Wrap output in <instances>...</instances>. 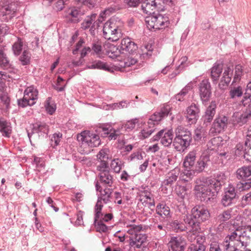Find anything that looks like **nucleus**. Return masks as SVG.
<instances>
[{
	"mask_svg": "<svg viewBox=\"0 0 251 251\" xmlns=\"http://www.w3.org/2000/svg\"><path fill=\"white\" fill-rule=\"evenodd\" d=\"M49 130V126L45 122H37L33 125L32 132H28L27 135L31 143V137L33 133H37L39 136L47 135Z\"/></svg>",
	"mask_w": 251,
	"mask_h": 251,
	"instance_id": "nucleus-19",
	"label": "nucleus"
},
{
	"mask_svg": "<svg viewBox=\"0 0 251 251\" xmlns=\"http://www.w3.org/2000/svg\"><path fill=\"white\" fill-rule=\"evenodd\" d=\"M240 245L226 239L223 243L224 251H242L238 248Z\"/></svg>",
	"mask_w": 251,
	"mask_h": 251,
	"instance_id": "nucleus-43",
	"label": "nucleus"
},
{
	"mask_svg": "<svg viewBox=\"0 0 251 251\" xmlns=\"http://www.w3.org/2000/svg\"><path fill=\"white\" fill-rule=\"evenodd\" d=\"M204 129L202 127L197 128L195 130L194 138L196 141H200L202 137H204Z\"/></svg>",
	"mask_w": 251,
	"mask_h": 251,
	"instance_id": "nucleus-60",
	"label": "nucleus"
},
{
	"mask_svg": "<svg viewBox=\"0 0 251 251\" xmlns=\"http://www.w3.org/2000/svg\"><path fill=\"white\" fill-rule=\"evenodd\" d=\"M87 68L90 69H101L103 70H108V67H107L106 63L100 60H95L92 64L87 65Z\"/></svg>",
	"mask_w": 251,
	"mask_h": 251,
	"instance_id": "nucleus-47",
	"label": "nucleus"
},
{
	"mask_svg": "<svg viewBox=\"0 0 251 251\" xmlns=\"http://www.w3.org/2000/svg\"><path fill=\"white\" fill-rule=\"evenodd\" d=\"M233 66H228L224 69L223 76L219 84V87L220 89H224L225 87L228 85L233 75Z\"/></svg>",
	"mask_w": 251,
	"mask_h": 251,
	"instance_id": "nucleus-23",
	"label": "nucleus"
},
{
	"mask_svg": "<svg viewBox=\"0 0 251 251\" xmlns=\"http://www.w3.org/2000/svg\"><path fill=\"white\" fill-rule=\"evenodd\" d=\"M129 104V102L127 100L121 101L120 102L113 103L111 108L113 109H121L127 107Z\"/></svg>",
	"mask_w": 251,
	"mask_h": 251,
	"instance_id": "nucleus-64",
	"label": "nucleus"
},
{
	"mask_svg": "<svg viewBox=\"0 0 251 251\" xmlns=\"http://www.w3.org/2000/svg\"><path fill=\"white\" fill-rule=\"evenodd\" d=\"M142 10L144 13L151 15L154 13V10L157 9L158 10L161 8L160 0H145L142 3Z\"/></svg>",
	"mask_w": 251,
	"mask_h": 251,
	"instance_id": "nucleus-18",
	"label": "nucleus"
},
{
	"mask_svg": "<svg viewBox=\"0 0 251 251\" xmlns=\"http://www.w3.org/2000/svg\"><path fill=\"white\" fill-rule=\"evenodd\" d=\"M192 140L191 131L188 128L179 126L175 129L173 146L177 151H183L190 146Z\"/></svg>",
	"mask_w": 251,
	"mask_h": 251,
	"instance_id": "nucleus-3",
	"label": "nucleus"
},
{
	"mask_svg": "<svg viewBox=\"0 0 251 251\" xmlns=\"http://www.w3.org/2000/svg\"><path fill=\"white\" fill-rule=\"evenodd\" d=\"M69 0H58L54 5V9L57 11H62L64 8L65 5H68Z\"/></svg>",
	"mask_w": 251,
	"mask_h": 251,
	"instance_id": "nucleus-61",
	"label": "nucleus"
},
{
	"mask_svg": "<svg viewBox=\"0 0 251 251\" xmlns=\"http://www.w3.org/2000/svg\"><path fill=\"white\" fill-rule=\"evenodd\" d=\"M83 14L79 9L75 7L71 8L68 10L67 18L70 22L77 23L80 21L81 16Z\"/></svg>",
	"mask_w": 251,
	"mask_h": 251,
	"instance_id": "nucleus-28",
	"label": "nucleus"
},
{
	"mask_svg": "<svg viewBox=\"0 0 251 251\" xmlns=\"http://www.w3.org/2000/svg\"><path fill=\"white\" fill-rule=\"evenodd\" d=\"M223 70V64L220 61L216 62L210 69V77L213 83H216Z\"/></svg>",
	"mask_w": 251,
	"mask_h": 251,
	"instance_id": "nucleus-25",
	"label": "nucleus"
},
{
	"mask_svg": "<svg viewBox=\"0 0 251 251\" xmlns=\"http://www.w3.org/2000/svg\"><path fill=\"white\" fill-rule=\"evenodd\" d=\"M194 175L195 172L194 170L185 169L180 174L179 178L182 181L187 182L192 179Z\"/></svg>",
	"mask_w": 251,
	"mask_h": 251,
	"instance_id": "nucleus-45",
	"label": "nucleus"
},
{
	"mask_svg": "<svg viewBox=\"0 0 251 251\" xmlns=\"http://www.w3.org/2000/svg\"><path fill=\"white\" fill-rule=\"evenodd\" d=\"M170 208L164 204L159 203L156 206V213L164 218L170 216Z\"/></svg>",
	"mask_w": 251,
	"mask_h": 251,
	"instance_id": "nucleus-38",
	"label": "nucleus"
},
{
	"mask_svg": "<svg viewBox=\"0 0 251 251\" xmlns=\"http://www.w3.org/2000/svg\"><path fill=\"white\" fill-rule=\"evenodd\" d=\"M191 213V214L183 216V221L195 234L200 232L201 223L208 219L210 213L204 207L200 205L193 207Z\"/></svg>",
	"mask_w": 251,
	"mask_h": 251,
	"instance_id": "nucleus-1",
	"label": "nucleus"
},
{
	"mask_svg": "<svg viewBox=\"0 0 251 251\" xmlns=\"http://www.w3.org/2000/svg\"><path fill=\"white\" fill-rule=\"evenodd\" d=\"M0 131L3 133V135L9 137L11 130L9 129L7 122L3 119H0Z\"/></svg>",
	"mask_w": 251,
	"mask_h": 251,
	"instance_id": "nucleus-50",
	"label": "nucleus"
},
{
	"mask_svg": "<svg viewBox=\"0 0 251 251\" xmlns=\"http://www.w3.org/2000/svg\"><path fill=\"white\" fill-rule=\"evenodd\" d=\"M121 25L120 22H117L114 18L106 22L103 26L104 38L112 42L117 41L121 36Z\"/></svg>",
	"mask_w": 251,
	"mask_h": 251,
	"instance_id": "nucleus-4",
	"label": "nucleus"
},
{
	"mask_svg": "<svg viewBox=\"0 0 251 251\" xmlns=\"http://www.w3.org/2000/svg\"><path fill=\"white\" fill-rule=\"evenodd\" d=\"M137 122L138 121L136 119L128 121L126 124L122 125L121 128L128 131H131L134 128L135 125Z\"/></svg>",
	"mask_w": 251,
	"mask_h": 251,
	"instance_id": "nucleus-58",
	"label": "nucleus"
},
{
	"mask_svg": "<svg viewBox=\"0 0 251 251\" xmlns=\"http://www.w3.org/2000/svg\"><path fill=\"white\" fill-rule=\"evenodd\" d=\"M199 94L203 104L210 100L212 96V87L208 79H203L198 84Z\"/></svg>",
	"mask_w": 251,
	"mask_h": 251,
	"instance_id": "nucleus-9",
	"label": "nucleus"
},
{
	"mask_svg": "<svg viewBox=\"0 0 251 251\" xmlns=\"http://www.w3.org/2000/svg\"><path fill=\"white\" fill-rule=\"evenodd\" d=\"M171 107L170 105L165 104L161 107L159 111L155 112L151 115L148 124V127L144 128L139 133V137L140 139H144L148 138L155 130L154 126L158 123V122L162 120L164 118L167 117L170 113Z\"/></svg>",
	"mask_w": 251,
	"mask_h": 251,
	"instance_id": "nucleus-2",
	"label": "nucleus"
},
{
	"mask_svg": "<svg viewBox=\"0 0 251 251\" xmlns=\"http://www.w3.org/2000/svg\"><path fill=\"white\" fill-rule=\"evenodd\" d=\"M110 151L107 148L101 149L97 155V158L100 160H104L109 158V153Z\"/></svg>",
	"mask_w": 251,
	"mask_h": 251,
	"instance_id": "nucleus-59",
	"label": "nucleus"
},
{
	"mask_svg": "<svg viewBox=\"0 0 251 251\" xmlns=\"http://www.w3.org/2000/svg\"><path fill=\"white\" fill-rule=\"evenodd\" d=\"M176 192L179 198L183 200L187 194L186 188L185 186H179L176 189Z\"/></svg>",
	"mask_w": 251,
	"mask_h": 251,
	"instance_id": "nucleus-63",
	"label": "nucleus"
},
{
	"mask_svg": "<svg viewBox=\"0 0 251 251\" xmlns=\"http://www.w3.org/2000/svg\"><path fill=\"white\" fill-rule=\"evenodd\" d=\"M31 54L30 53L25 50L22 53V55L19 57V61L21 62L22 65H27L29 64L30 62Z\"/></svg>",
	"mask_w": 251,
	"mask_h": 251,
	"instance_id": "nucleus-51",
	"label": "nucleus"
},
{
	"mask_svg": "<svg viewBox=\"0 0 251 251\" xmlns=\"http://www.w3.org/2000/svg\"><path fill=\"white\" fill-rule=\"evenodd\" d=\"M245 106L247 108L244 113L235 112L232 116V124L235 126L240 127L246 124L251 116V105Z\"/></svg>",
	"mask_w": 251,
	"mask_h": 251,
	"instance_id": "nucleus-14",
	"label": "nucleus"
},
{
	"mask_svg": "<svg viewBox=\"0 0 251 251\" xmlns=\"http://www.w3.org/2000/svg\"><path fill=\"white\" fill-rule=\"evenodd\" d=\"M196 153L195 151H190L185 157L183 161V165L186 169L194 168Z\"/></svg>",
	"mask_w": 251,
	"mask_h": 251,
	"instance_id": "nucleus-33",
	"label": "nucleus"
},
{
	"mask_svg": "<svg viewBox=\"0 0 251 251\" xmlns=\"http://www.w3.org/2000/svg\"><path fill=\"white\" fill-rule=\"evenodd\" d=\"M239 180L240 181L236 185V189L239 191L248 190L251 188V178Z\"/></svg>",
	"mask_w": 251,
	"mask_h": 251,
	"instance_id": "nucleus-40",
	"label": "nucleus"
},
{
	"mask_svg": "<svg viewBox=\"0 0 251 251\" xmlns=\"http://www.w3.org/2000/svg\"><path fill=\"white\" fill-rule=\"evenodd\" d=\"M174 137L172 129H163L159 131L151 140L152 141H158L160 140V142L164 147H169L173 144Z\"/></svg>",
	"mask_w": 251,
	"mask_h": 251,
	"instance_id": "nucleus-11",
	"label": "nucleus"
},
{
	"mask_svg": "<svg viewBox=\"0 0 251 251\" xmlns=\"http://www.w3.org/2000/svg\"><path fill=\"white\" fill-rule=\"evenodd\" d=\"M195 190L197 191V197L201 201L204 202H207L213 199L218 193L216 190L212 189V187H210L203 178L200 184L195 186Z\"/></svg>",
	"mask_w": 251,
	"mask_h": 251,
	"instance_id": "nucleus-5",
	"label": "nucleus"
},
{
	"mask_svg": "<svg viewBox=\"0 0 251 251\" xmlns=\"http://www.w3.org/2000/svg\"><path fill=\"white\" fill-rule=\"evenodd\" d=\"M202 178L207 182V184L210 187H212V189L218 192L221 189V187L225 184L226 176L224 173L218 172L214 174V177L212 178Z\"/></svg>",
	"mask_w": 251,
	"mask_h": 251,
	"instance_id": "nucleus-13",
	"label": "nucleus"
},
{
	"mask_svg": "<svg viewBox=\"0 0 251 251\" xmlns=\"http://www.w3.org/2000/svg\"><path fill=\"white\" fill-rule=\"evenodd\" d=\"M97 14L92 13L86 17L83 22L81 24V28L83 30L89 29L94 21L96 19Z\"/></svg>",
	"mask_w": 251,
	"mask_h": 251,
	"instance_id": "nucleus-36",
	"label": "nucleus"
},
{
	"mask_svg": "<svg viewBox=\"0 0 251 251\" xmlns=\"http://www.w3.org/2000/svg\"><path fill=\"white\" fill-rule=\"evenodd\" d=\"M77 139L81 141L83 145H87L91 148L99 146L100 144V137L98 134L85 131L77 137Z\"/></svg>",
	"mask_w": 251,
	"mask_h": 251,
	"instance_id": "nucleus-10",
	"label": "nucleus"
},
{
	"mask_svg": "<svg viewBox=\"0 0 251 251\" xmlns=\"http://www.w3.org/2000/svg\"><path fill=\"white\" fill-rule=\"evenodd\" d=\"M44 106L48 113L50 115H52L56 110V105L50 97H49L45 101Z\"/></svg>",
	"mask_w": 251,
	"mask_h": 251,
	"instance_id": "nucleus-48",
	"label": "nucleus"
},
{
	"mask_svg": "<svg viewBox=\"0 0 251 251\" xmlns=\"http://www.w3.org/2000/svg\"><path fill=\"white\" fill-rule=\"evenodd\" d=\"M4 50V48L0 46V66L4 69H7L10 68V64Z\"/></svg>",
	"mask_w": 251,
	"mask_h": 251,
	"instance_id": "nucleus-35",
	"label": "nucleus"
},
{
	"mask_svg": "<svg viewBox=\"0 0 251 251\" xmlns=\"http://www.w3.org/2000/svg\"><path fill=\"white\" fill-rule=\"evenodd\" d=\"M35 103L36 101H32V102H30L27 99H25V97L24 96L23 99L18 100V105L23 108L25 107L27 105H33Z\"/></svg>",
	"mask_w": 251,
	"mask_h": 251,
	"instance_id": "nucleus-62",
	"label": "nucleus"
},
{
	"mask_svg": "<svg viewBox=\"0 0 251 251\" xmlns=\"http://www.w3.org/2000/svg\"><path fill=\"white\" fill-rule=\"evenodd\" d=\"M100 216L96 218V213L94 217V224L97 228V230L99 232H106L107 230V226L103 223V222L99 220Z\"/></svg>",
	"mask_w": 251,
	"mask_h": 251,
	"instance_id": "nucleus-52",
	"label": "nucleus"
},
{
	"mask_svg": "<svg viewBox=\"0 0 251 251\" xmlns=\"http://www.w3.org/2000/svg\"><path fill=\"white\" fill-rule=\"evenodd\" d=\"M16 5L8 0L0 1V18L1 21L8 22L16 16Z\"/></svg>",
	"mask_w": 251,
	"mask_h": 251,
	"instance_id": "nucleus-8",
	"label": "nucleus"
},
{
	"mask_svg": "<svg viewBox=\"0 0 251 251\" xmlns=\"http://www.w3.org/2000/svg\"><path fill=\"white\" fill-rule=\"evenodd\" d=\"M186 118L190 124H195L199 118L200 110L199 105L194 103H192L186 109Z\"/></svg>",
	"mask_w": 251,
	"mask_h": 251,
	"instance_id": "nucleus-20",
	"label": "nucleus"
},
{
	"mask_svg": "<svg viewBox=\"0 0 251 251\" xmlns=\"http://www.w3.org/2000/svg\"><path fill=\"white\" fill-rule=\"evenodd\" d=\"M231 218V212L227 210L223 212L222 213L219 214L217 218L216 221L221 224L228 220Z\"/></svg>",
	"mask_w": 251,
	"mask_h": 251,
	"instance_id": "nucleus-54",
	"label": "nucleus"
},
{
	"mask_svg": "<svg viewBox=\"0 0 251 251\" xmlns=\"http://www.w3.org/2000/svg\"><path fill=\"white\" fill-rule=\"evenodd\" d=\"M99 184L105 187H111L113 183V177L110 171L99 173Z\"/></svg>",
	"mask_w": 251,
	"mask_h": 251,
	"instance_id": "nucleus-26",
	"label": "nucleus"
},
{
	"mask_svg": "<svg viewBox=\"0 0 251 251\" xmlns=\"http://www.w3.org/2000/svg\"><path fill=\"white\" fill-rule=\"evenodd\" d=\"M201 236H198L196 243L192 244L188 248V251H205V246L200 242V239Z\"/></svg>",
	"mask_w": 251,
	"mask_h": 251,
	"instance_id": "nucleus-42",
	"label": "nucleus"
},
{
	"mask_svg": "<svg viewBox=\"0 0 251 251\" xmlns=\"http://www.w3.org/2000/svg\"><path fill=\"white\" fill-rule=\"evenodd\" d=\"M119 47L125 54H133L138 49L137 45L129 38L123 39Z\"/></svg>",
	"mask_w": 251,
	"mask_h": 251,
	"instance_id": "nucleus-22",
	"label": "nucleus"
},
{
	"mask_svg": "<svg viewBox=\"0 0 251 251\" xmlns=\"http://www.w3.org/2000/svg\"><path fill=\"white\" fill-rule=\"evenodd\" d=\"M123 51L119 47L115 46H110L109 49L106 51L109 57L114 59L120 56V55L123 53Z\"/></svg>",
	"mask_w": 251,
	"mask_h": 251,
	"instance_id": "nucleus-39",
	"label": "nucleus"
},
{
	"mask_svg": "<svg viewBox=\"0 0 251 251\" xmlns=\"http://www.w3.org/2000/svg\"><path fill=\"white\" fill-rule=\"evenodd\" d=\"M97 164V169L100 173L109 171V166L106 161L98 160Z\"/></svg>",
	"mask_w": 251,
	"mask_h": 251,
	"instance_id": "nucleus-57",
	"label": "nucleus"
},
{
	"mask_svg": "<svg viewBox=\"0 0 251 251\" xmlns=\"http://www.w3.org/2000/svg\"><path fill=\"white\" fill-rule=\"evenodd\" d=\"M95 187L96 190L100 192V196L98 197L97 202L95 206V212H96V218L97 219L101 214V211L103 207L101 201H102L104 203H107L110 201L112 190L109 188H105L102 190L101 186L99 184L98 181L96 182Z\"/></svg>",
	"mask_w": 251,
	"mask_h": 251,
	"instance_id": "nucleus-7",
	"label": "nucleus"
},
{
	"mask_svg": "<svg viewBox=\"0 0 251 251\" xmlns=\"http://www.w3.org/2000/svg\"><path fill=\"white\" fill-rule=\"evenodd\" d=\"M210 159L208 155H205L201 156L195 165V170L198 172L203 171L204 168L207 166L208 163Z\"/></svg>",
	"mask_w": 251,
	"mask_h": 251,
	"instance_id": "nucleus-31",
	"label": "nucleus"
},
{
	"mask_svg": "<svg viewBox=\"0 0 251 251\" xmlns=\"http://www.w3.org/2000/svg\"><path fill=\"white\" fill-rule=\"evenodd\" d=\"M243 94V90L241 86L233 87L230 88L229 96L231 99H235L237 98H240Z\"/></svg>",
	"mask_w": 251,
	"mask_h": 251,
	"instance_id": "nucleus-41",
	"label": "nucleus"
},
{
	"mask_svg": "<svg viewBox=\"0 0 251 251\" xmlns=\"http://www.w3.org/2000/svg\"><path fill=\"white\" fill-rule=\"evenodd\" d=\"M228 123L227 117L226 116L221 115L217 117L212 124L209 130V134L215 136L225 131L226 128Z\"/></svg>",
	"mask_w": 251,
	"mask_h": 251,
	"instance_id": "nucleus-12",
	"label": "nucleus"
},
{
	"mask_svg": "<svg viewBox=\"0 0 251 251\" xmlns=\"http://www.w3.org/2000/svg\"><path fill=\"white\" fill-rule=\"evenodd\" d=\"M38 92L33 86L28 87L24 91L25 99H27L30 102L35 101L38 98Z\"/></svg>",
	"mask_w": 251,
	"mask_h": 251,
	"instance_id": "nucleus-32",
	"label": "nucleus"
},
{
	"mask_svg": "<svg viewBox=\"0 0 251 251\" xmlns=\"http://www.w3.org/2000/svg\"><path fill=\"white\" fill-rule=\"evenodd\" d=\"M230 242H234V240H236V243L238 244H241V247H246L247 243L242 241V239L246 236V231L241 232L240 230L237 229L236 230L232 232L230 235H228Z\"/></svg>",
	"mask_w": 251,
	"mask_h": 251,
	"instance_id": "nucleus-27",
	"label": "nucleus"
},
{
	"mask_svg": "<svg viewBox=\"0 0 251 251\" xmlns=\"http://www.w3.org/2000/svg\"><path fill=\"white\" fill-rule=\"evenodd\" d=\"M238 196L235 187L232 184H229L225 190V194L221 200V202L224 206H228L235 203Z\"/></svg>",
	"mask_w": 251,
	"mask_h": 251,
	"instance_id": "nucleus-15",
	"label": "nucleus"
},
{
	"mask_svg": "<svg viewBox=\"0 0 251 251\" xmlns=\"http://www.w3.org/2000/svg\"><path fill=\"white\" fill-rule=\"evenodd\" d=\"M148 27L151 29H160L168 27L170 24L169 18L160 14H154L146 18Z\"/></svg>",
	"mask_w": 251,
	"mask_h": 251,
	"instance_id": "nucleus-6",
	"label": "nucleus"
},
{
	"mask_svg": "<svg viewBox=\"0 0 251 251\" xmlns=\"http://www.w3.org/2000/svg\"><path fill=\"white\" fill-rule=\"evenodd\" d=\"M170 226L173 228L175 230H180L181 231L188 230L189 231L191 232L192 231L188 226L185 223V225L180 223L178 220H175L172 221L170 224Z\"/></svg>",
	"mask_w": 251,
	"mask_h": 251,
	"instance_id": "nucleus-44",
	"label": "nucleus"
},
{
	"mask_svg": "<svg viewBox=\"0 0 251 251\" xmlns=\"http://www.w3.org/2000/svg\"><path fill=\"white\" fill-rule=\"evenodd\" d=\"M251 176V165L244 166L237 169L236 177L238 179H248Z\"/></svg>",
	"mask_w": 251,
	"mask_h": 251,
	"instance_id": "nucleus-30",
	"label": "nucleus"
},
{
	"mask_svg": "<svg viewBox=\"0 0 251 251\" xmlns=\"http://www.w3.org/2000/svg\"><path fill=\"white\" fill-rule=\"evenodd\" d=\"M235 73L233 77V80L232 82V84L236 83L240 81L241 77L243 75V68L242 66L240 65H237L235 67Z\"/></svg>",
	"mask_w": 251,
	"mask_h": 251,
	"instance_id": "nucleus-49",
	"label": "nucleus"
},
{
	"mask_svg": "<svg viewBox=\"0 0 251 251\" xmlns=\"http://www.w3.org/2000/svg\"><path fill=\"white\" fill-rule=\"evenodd\" d=\"M251 149V140L246 138L244 142L238 143L235 148V154L236 156H244Z\"/></svg>",
	"mask_w": 251,
	"mask_h": 251,
	"instance_id": "nucleus-24",
	"label": "nucleus"
},
{
	"mask_svg": "<svg viewBox=\"0 0 251 251\" xmlns=\"http://www.w3.org/2000/svg\"><path fill=\"white\" fill-rule=\"evenodd\" d=\"M169 251H184L186 243L181 237H172L168 244Z\"/></svg>",
	"mask_w": 251,
	"mask_h": 251,
	"instance_id": "nucleus-17",
	"label": "nucleus"
},
{
	"mask_svg": "<svg viewBox=\"0 0 251 251\" xmlns=\"http://www.w3.org/2000/svg\"><path fill=\"white\" fill-rule=\"evenodd\" d=\"M23 47V42L21 38H18L12 46V49L15 55H18L22 50Z\"/></svg>",
	"mask_w": 251,
	"mask_h": 251,
	"instance_id": "nucleus-55",
	"label": "nucleus"
},
{
	"mask_svg": "<svg viewBox=\"0 0 251 251\" xmlns=\"http://www.w3.org/2000/svg\"><path fill=\"white\" fill-rule=\"evenodd\" d=\"M146 237L145 235L135 233L134 239H131L130 242L131 246H135L136 248L139 249L142 244L146 241Z\"/></svg>",
	"mask_w": 251,
	"mask_h": 251,
	"instance_id": "nucleus-34",
	"label": "nucleus"
},
{
	"mask_svg": "<svg viewBox=\"0 0 251 251\" xmlns=\"http://www.w3.org/2000/svg\"><path fill=\"white\" fill-rule=\"evenodd\" d=\"M217 105L215 101H212L209 105L206 108L204 115L202 116L201 120L205 126H207L213 120L216 113Z\"/></svg>",
	"mask_w": 251,
	"mask_h": 251,
	"instance_id": "nucleus-21",
	"label": "nucleus"
},
{
	"mask_svg": "<svg viewBox=\"0 0 251 251\" xmlns=\"http://www.w3.org/2000/svg\"><path fill=\"white\" fill-rule=\"evenodd\" d=\"M179 174L177 170H173L166 176V178L162 181V184L165 186H172L176 182Z\"/></svg>",
	"mask_w": 251,
	"mask_h": 251,
	"instance_id": "nucleus-29",
	"label": "nucleus"
},
{
	"mask_svg": "<svg viewBox=\"0 0 251 251\" xmlns=\"http://www.w3.org/2000/svg\"><path fill=\"white\" fill-rule=\"evenodd\" d=\"M123 164V162L120 159L115 158L111 161L110 166L114 172L118 173L120 172Z\"/></svg>",
	"mask_w": 251,
	"mask_h": 251,
	"instance_id": "nucleus-53",
	"label": "nucleus"
},
{
	"mask_svg": "<svg viewBox=\"0 0 251 251\" xmlns=\"http://www.w3.org/2000/svg\"><path fill=\"white\" fill-rule=\"evenodd\" d=\"M99 134H100L103 137H108L110 140H116L121 134L119 129H115L109 125L102 126L99 128Z\"/></svg>",
	"mask_w": 251,
	"mask_h": 251,
	"instance_id": "nucleus-16",
	"label": "nucleus"
},
{
	"mask_svg": "<svg viewBox=\"0 0 251 251\" xmlns=\"http://www.w3.org/2000/svg\"><path fill=\"white\" fill-rule=\"evenodd\" d=\"M241 102L244 106L251 105V82L248 83L246 86L244 96Z\"/></svg>",
	"mask_w": 251,
	"mask_h": 251,
	"instance_id": "nucleus-37",
	"label": "nucleus"
},
{
	"mask_svg": "<svg viewBox=\"0 0 251 251\" xmlns=\"http://www.w3.org/2000/svg\"><path fill=\"white\" fill-rule=\"evenodd\" d=\"M62 137V134L60 132L54 133L50 139V145L53 148H55L56 146L58 145Z\"/></svg>",
	"mask_w": 251,
	"mask_h": 251,
	"instance_id": "nucleus-56",
	"label": "nucleus"
},
{
	"mask_svg": "<svg viewBox=\"0 0 251 251\" xmlns=\"http://www.w3.org/2000/svg\"><path fill=\"white\" fill-rule=\"evenodd\" d=\"M192 88V85L191 83L188 84L186 85L181 91L175 96L176 100L182 101L184 100V97L187 95L188 92Z\"/></svg>",
	"mask_w": 251,
	"mask_h": 251,
	"instance_id": "nucleus-46",
	"label": "nucleus"
}]
</instances>
